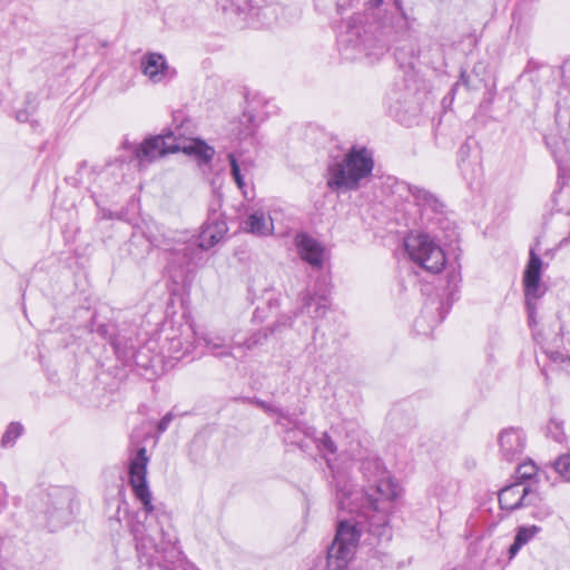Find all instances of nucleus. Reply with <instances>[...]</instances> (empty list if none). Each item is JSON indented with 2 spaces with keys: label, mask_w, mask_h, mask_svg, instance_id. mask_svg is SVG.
<instances>
[{
  "label": "nucleus",
  "mask_w": 570,
  "mask_h": 570,
  "mask_svg": "<svg viewBox=\"0 0 570 570\" xmlns=\"http://www.w3.org/2000/svg\"><path fill=\"white\" fill-rule=\"evenodd\" d=\"M140 68L142 73L154 83L171 77L170 68L160 53L149 52L144 55L140 60Z\"/></svg>",
  "instance_id": "nucleus-12"
},
{
  "label": "nucleus",
  "mask_w": 570,
  "mask_h": 570,
  "mask_svg": "<svg viewBox=\"0 0 570 570\" xmlns=\"http://www.w3.org/2000/svg\"><path fill=\"white\" fill-rule=\"evenodd\" d=\"M189 121L176 125L164 135L146 139L135 149V156L140 165L149 164L166 154L181 151L188 156H195L200 161L208 164L215 156L214 147L203 139L187 136L186 127Z\"/></svg>",
  "instance_id": "nucleus-4"
},
{
  "label": "nucleus",
  "mask_w": 570,
  "mask_h": 570,
  "mask_svg": "<svg viewBox=\"0 0 570 570\" xmlns=\"http://www.w3.org/2000/svg\"><path fill=\"white\" fill-rule=\"evenodd\" d=\"M43 514L51 531L68 523L73 515V493L69 489L51 488L46 494Z\"/></svg>",
  "instance_id": "nucleus-7"
},
{
  "label": "nucleus",
  "mask_w": 570,
  "mask_h": 570,
  "mask_svg": "<svg viewBox=\"0 0 570 570\" xmlns=\"http://www.w3.org/2000/svg\"><path fill=\"white\" fill-rule=\"evenodd\" d=\"M168 351L171 357L179 360L190 352V344H183L180 338L173 337Z\"/></svg>",
  "instance_id": "nucleus-27"
},
{
  "label": "nucleus",
  "mask_w": 570,
  "mask_h": 570,
  "mask_svg": "<svg viewBox=\"0 0 570 570\" xmlns=\"http://www.w3.org/2000/svg\"><path fill=\"white\" fill-rule=\"evenodd\" d=\"M243 225L247 233L256 236H268L274 230L273 219L259 208H250Z\"/></svg>",
  "instance_id": "nucleus-18"
},
{
  "label": "nucleus",
  "mask_w": 570,
  "mask_h": 570,
  "mask_svg": "<svg viewBox=\"0 0 570 570\" xmlns=\"http://www.w3.org/2000/svg\"><path fill=\"white\" fill-rule=\"evenodd\" d=\"M404 247L410 258L425 271L434 274L444 268L445 255L430 236L411 234L404 238Z\"/></svg>",
  "instance_id": "nucleus-6"
},
{
  "label": "nucleus",
  "mask_w": 570,
  "mask_h": 570,
  "mask_svg": "<svg viewBox=\"0 0 570 570\" xmlns=\"http://www.w3.org/2000/svg\"><path fill=\"white\" fill-rule=\"evenodd\" d=\"M397 190L402 194L406 191V197H411L422 215L439 214L443 212V203L430 190L401 183Z\"/></svg>",
  "instance_id": "nucleus-11"
},
{
  "label": "nucleus",
  "mask_w": 570,
  "mask_h": 570,
  "mask_svg": "<svg viewBox=\"0 0 570 570\" xmlns=\"http://www.w3.org/2000/svg\"><path fill=\"white\" fill-rule=\"evenodd\" d=\"M112 346L115 348V352L118 355H122L125 358H130V357L135 356V352L134 351H122L121 352L120 344H119L118 340L112 341Z\"/></svg>",
  "instance_id": "nucleus-32"
},
{
  "label": "nucleus",
  "mask_w": 570,
  "mask_h": 570,
  "mask_svg": "<svg viewBox=\"0 0 570 570\" xmlns=\"http://www.w3.org/2000/svg\"><path fill=\"white\" fill-rule=\"evenodd\" d=\"M16 118L20 122H26L29 119V114L24 110H19L16 115Z\"/></svg>",
  "instance_id": "nucleus-34"
},
{
  "label": "nucleus",
  "mask_w": 570,
  "mask_h": 570,
  "mask_svg": "<svg viewBox=\"0 0 570 570\" xmlns=\"http://www.w3.org/2000/svg\"><path fill=\"white\" fill-rule=\"evenodd\" d=\"M295 244L303 261L313 267L321 268L323 266L324 248L315 238L299 233L295 237Z\"/></svg>",
  "instance_id": "nucleus-13"
},
{
  "label": "nucleus",
  "mask_w": 570,
  "mask_h": 570,
  "mask_svg": "<svg viewBox=\"0 0 570 570\" xmlns=\"http://www.w3.org/2000/svg\"><path fill=\"white\" fill-rule=\"evenodd\" d=\"M258 405L264 409L266 412H269V413H276L279 415L281 419H286V415L283 413V411L276 406H273L271 404H267L266 402H258Z\"/></svg>",
  "instance_id": "nucleus-30"
},
{
  "label": "nucleus",
  "mask_w": 570,
  "mask_h": 570,
  "mask_svg": "<svg viewBox=\"0 0 570 570\" xmlns=\"http://www.w3.org/2000/svg\"><path fill=\"white\" fill-rule=\"evenodd\" d=\"M301 450L306 451V445L302 442H296Z\"/></svg>",
  "instance_id": "nucleus-36"
},
{
  "label": "nucleus",
  "mask_w": 570,
  "mask_h": 570,
  "mask_svg": "<svg viewBox=\"0 0 570 570\" xmlns=\"http://www.w3.org/2000/svg\"><path fill=\"white\" fill-rule=\"evenodd\" d=\"M530 488L524 482H515L499 492L500 507L503 510L513 511L523 507Z\"/></svg>",
  "instance_id": "nucleus-16"
},
{
  "label": "nucleus",
  "mask_w": 570,
  "mask_h": 570,
  "mask_svg": "<svg viewBox=\"0 0 570 570\" xmlns=\"http://www.w3.org/2000/svg\"><path fill=\"white\" fill-rule=\"evenodd\" d=\"M330 295L326 289L306 291L302 295V311H306L312 318H322L330 308Z\"/></svg>",
  "instance_id": "nucleus-15"
},
{
  "label": "nucleus",
  "mask_w": 570,
  "mask_h": 570,
  "mask_svg": "<svg viewBox=\"0 0 570 570\" xmlns=\"http://www.w3.org/2000/svg\"><path fill=\"white\" fill-rule=\"evenodd\" d=\"M553 439L557 442H562L563 441V433L562 432L554 433Z\"/></svg>",
  "instance_id": "nucleus-35"
},
{
  "label": "nucleus",
  "mask_w": 570,
  "mask_h": 570,
  "mask_svg": "<svg viewBox=\"0 0 570 570\" xmlns=\"http://www.w3.org/2000/svg\"><path fill=\"white\" fill-rule=\"evenodd\" d=\"M200 340L210 353L217 357L232 356V347L226 344V338L214 333L204 334Z\"/></svg>",
  "instance_id": "nucleus-23"
},
{
  "label": "nucleus",
  "mask_w": 570,
  "mask_h": 570,
  "mask_svg": "<svg viewBox=\"0 0 570 570\" xmlns=\"http://www.w3.org/2000/svg\"><path fill=\"white\" fill-rule=\"evenodd\" d=\"M22 425L20 423H11L9 424L7 431L4 432L1 444L3 448H10L14 444L16 440L21 435L22 433Z\"/></svg>",
  "instance_id": "nucleus-25"
},
{
  "label": "nucleus",
  "mask_w": 570,
  "mask_h": 570,
  "mask_svg": "<svg viewBox=\"0 0 570 570\" xmlns=\"http://www.w3.org/2000/svg\"><path fill=\"white\" fill-rule=\"evenodd\" d=\"M548 358L550 360V370L561 368L570 373V356L564 355L559 351H546Z\"/></svg>",
  "instance_id": "nucleus-24"
},
{
  "label": "nucleus",
  "mask_w": 570,
  "mask_h": 570,
  "mask_svg": "<svg viewBox=\"0 0 570 570\" xmlns=\"http://www.w3.org/2000/svg\"><path fill=\"white\" fill-rule=\"evenodd\" d=\"M238 164L240 165V171L244 170L245 173L249 171L254 167L252 159H243Z\"/></svg>",
  "instance_id": "nucleus-33"
},
{
  "label": "nucleus",
  "mask_w": 570,
  "mask_h": 570,
  "mask_svg": "<svg viewBox=\"0 0 570 570\" xmlns=\"http://www.w3.org/2000/svg\"><path fill=\"white\" fill-rule=\"evenodd\" d=\"M541 267V258L535 254V250L531 248L529 262L527 264L523 276L524 295L530 326H533L535 324L534 314L537 308V301L544 293L540 285Z\"/></svg>",
  "instance_id": "nucleus-9"
},
{
  "label": "nucleus",
  "mask_w": 570,
  "mask_h": 570,
  "mask_svg": "<svg viewBox=\"0 0 570 570\" xmlns=\"http://www.w3.org/2000/svg\"><path fill=\"white\" fill-rule=\"evenodd\" d=\"M352 507L353 511L346 510L355 515L338 522L335 539L327 551L328 567L334 570H343L347 566L362 537L364 543L370 546L392 539V528L383 510H363L355 502Z\"/></svg>",
  "instance_id": "nucleus-2"
},
{
  "label": "nucleus",
  "mask_w": 570,
  "mask_h": 570,
  "mask_svg": "<svg viewBox=\"0 0 570 570\" xmlns=\"http://www.w3.org/2000/svg\"><path fill=\"white\" fill-rule=\"evenodd\" d=\"M364 476L368 482H374L375 493H364L354 489V485L347 481H342L335 476L336 499L340 509H350L353 511V503H358L363 510L373 509L384 511L387 522L390 523V512L392 510V501L401 493L400 485L389 475L379 460H367L362 463Z\"/></svg>",
  "instance_id": "nucleus-3"
},
{
  "label": "nucleus",
  "mask_w": 570,
  "mask_h": 570,
  "mask_svg": "<svg viewBox=\"0 0 570 570\" xmlns=\"http://www.w3.org/2000/svg\"><path fill=\"white\" fill-rule=\"evenodd\" d=\"M227 158H228V161H229V165H230L232 176H233L235 183L237 184L239 189H244L245 188V181H244V178H243V175H242V171H240V165L238 164V160L236 159L235 154L229 153L227 155Z\"/></svg>",
  "instance_id": "nucleus-28"
},
{
  "label": "nucleus",
  "mask_w": 570,
  "mask_h": 570,
  "mask_svg": "<svg viewBox=\"0 0 570 570\" xmlns=\"http://www.w3.org/2000/svg\"><path fill=\"white\" fill-rule=\"evenodd\" d=\"M336 10L352 11L338 36V50L346 60L374 62L407 33L405 14L386 0H336Z\"/></svg>",
  "instance_id": "nucleus-1"
},
{
  "label": "nucleus",
  "mask_w": 570,
  "mask_h": 570,
  "mask_svg": "<svg viewBox=\"0 0 570 570\" xmlns=\"http://www.w3.org/2000/svg\"><path fill=\"white\" fill-rule=\"evenodd\" d=\"M227 225L218 218L208 220L204 224L198 236V246L202 249H209L216 245L226 234Z\"/></svg>",
  "instance_id": "nucleus-19"
},
{
  "label": "nucleus",
  "mask_w": 570,
  "mask_h": 570,
  "mask_svg": "<svg viewBox=\"0 0 570 570\" xmlns=\"http://www.w3.org/2000/svg\"><path fill=\"white\" fill-rule=\"evenodd\" d=\"M541 528L538 525H521L517 529L513 543L509 548L510 559L514 558L523 546L530 542L539 532Z\"/></svg>",
  "instance_id": "nucleus-22"
},
{
  "label": "nucleus",
  "mask_w": 570,
  "mask_h": 570,
  "mask_svg": "<svg viewBox=\"0 0 570 570\" xmlns=\"http://www.w3.org/2000/svg\"><path fill=\"white\" fill-rule=\"evenodd\" d=\"M174 419L173 413H167L158 423V432L163 433L165 432L168 426L170 425L171 421Z\"/></svg>",
  "instance_id": "nucleus-31"
},
{
  "label": "nucleus",
  "mask_w": 570,
  "mask_h": 570,
  "mask_svg": "<svg viewBox=\"0 0 570 570\" xmlns=\"http://www.w3.org/2000/svg\"><path fill=\"white\" fill-rule=\"evenodd\" d=\"M472 146L469 141L462 144L458 151V166L465 179L474 177L480 167V157L478 154L472 155Z\"/></svg>",
  "instance_id": "nucleus-20"
},
{
  "label": "nucleus",
  "mask_w": 570,
  "mask_h": 570,
  "mask_svg": "<svg viewBox=\"0 0 570 570\" xmlns=\"http://www.w3.org/2000/svg\"><path fill=\"white\" fill-rule=\"evenodd\" d=\"M223 11H232L243 16V20L254 28L268 26L272 22L273 9L261 6L263 0H218Z\"/></svg>",
  "instance_id": "nucleus-8"
},
{
  "label": "nucleus",
  "mask_w": 570,
  "mask_h": 570,
  "mask_svg": "<svg viewBox=\"0 0 570 570\" xmlns=\"http://www.w3.org/2000/svg\"><path fill=\"white\" fill-rule=\"evenodd\" d=\"M258 124L256 117L250 111H245L238 121L232 124V132L240 140L253 137Z\"/></svg>",
  "instance_id": "nucleus-21"
},
{
  "label": "nucleus",
  "mask_w": 570,
  "mask_h": 570,
  "mask_svg": "<svg viewBox=\"0 0 570 570\" xmlns=\"http://www.w3.org/2000/svg\"><path fill=\"white\" fill-rule=\"evenodd\" d=\"M553 468L563 480L570 481V452L558 456Z\"/></svg>",
  "instance_id": "nucleus-26"
},
{
  "label": "nucleus",
  "mask_w": 570,
  "mask_h": 570,
  "mask_svg": "<svg viewBox=\"0 0 570 570\" xmlns=\"http://www.w3.org/2000/svg\"><path fill=\"white\" fill-rule=\"evenodd\" d=\"M292 324H293V317L283 315L276 321V323L272 327H267V328L254 332L243 343H239L238 347L246 350V351H252L258 346L264 345L269 335L281 332L282 328L289 327V326H292Z\"/></svg>",
  "instance_id": "nucleus-17"
},
{
  "label": "nucleus",
  "mask_w": 570,
  "mask_h": 570,
  "mask_svg": "<svg viewBox=\"0 0 570 570\" xmlns=\"http://www.w3.org/2000/svg\"><path fill=\"white\" fill-rule=\"evenodd\" d=\"M498 444L501 456L508 462H513L522 456L525 450L527 436L522 429L507 428L499 433Z\"/></svg>",
  "instance_id": "nucleus-10"
},
{
  "label": "nucleus",
  "mask_w": 570,
  "mask_h": 570,
  "mask_svg": "<svg viewBox=\"0 0 570 570\" xmlns=\"http://www.w3.org/2000/svg\"><path fill=\"white\" fill-rule=\"evenodd\" d=\"M518 473V482H523L524 480H530L537 474V466L533 462H524L519 464L517 469Z\"/></svg>",
  "instance_id": "nucleus-29"
},
{
  "label": "nucleus",
  "mask_w": 570,
  "mask_h": 570,
  "mask_svg": "<svg viewBox=\"0 0 570 570\" xmlns=\"http://www.w3.org/2000/svg\"><path fill=\"white\" fill-rule=\"evenodd\" d=\"M296 432H301L305 436L313 439L316 443V448L327 461V454H334L336 452V445L333 442V440L327 435V433H323L320 438H316L315 429L313 426H307L305 424H295V429L287 430L285 434V440L291 441L293 443L296 442Z\"/></svg>",
  "instance_id": "nucleus-14"
},
{
  "label": "nucleus",
  "mask_w": 570,
  "mask_h": 570,
  "mask_svg": "<svg viewBox=\"0 0 570 570\" xmlns=\"http://www.w3.org/2000/svg\"><path fill=\"white\" fill-rule=\"evenodd\" d=\"M459 278H460V277H459V275H456V274H452V275H451V279H452V281H459Z\"/></svg>",
  "instance_id": "nucleus-37"
},
{
  "label": "nucleus",
  "mask_w": 570,
  "mask_h": 570,
  "mask_svg": "<svg viewBox=\"0 0 570 570\" xmlns=\"http://www.w3.org/2000/svg\"><path fill=\"white\" fill-rule=\"evenodd\" d=\"M374 161L366 148L353 147L341 161L327 169V186L334 191L356 190L373 170Z\"/></svg>",
  "instance_id": "nucleus-5"
}]
</instances>
